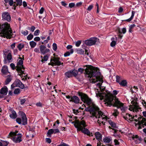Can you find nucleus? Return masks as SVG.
I'll return each mask as SVG.
<instances>
[{
	"label": "nucleus",
	"mask_w": 146,
	"mask_h": 146,
	"mask_svg": "<svg viewBox=\"0 0 146 146\" xmlns=\"http://www.w3.org/2000/svg\"><path fill=\"white\" fill-rule=\"evenodd\" d=\"M34 40L35 41H38L40 40V38L39 37H36L34 38Z\"/></svg>",
	"instance_id": "680f3d73"
},
{
	"label": "nucleus",
	"mask_w": 146,
	"mask_h": 146,
	"mask_svg": "<svg viewBox=\"0 0 146 146\" xmlns=\"http://www.w3.org/2000/svg\"><path fill=\"white\" fill-rule=\"evenodd\" d=\"M21 33L25 36L27 35L28 34V31L27 30L25 31H21Z\"/></svg>",
	"instance_id": "de8ad7c7"
},
{
	"label": "nucleus",
	"mask_w": 146,
	"mask_h": 146,
	"mask_svg": "<svg viewBox=\"0 0 146 146\" xmlns=\"http://www.w3.org/2000/svg\"><path fill=\"white\" fill-rule=\"evenodd\" d=\"M99 69L98 67L92 66V83H95L98 82L96 85L97 87L100 89V92L98 91V89H97V93L96 92V96L97 97H99V96L97 95L98 93H106V91L107 90H105L106 87L102 86V83L103 81L101 78V73L99 72Z\"/></svg>",
	"instance_id": "f03ea898"
},
{
	"label": "nucleus",
	"mask_w": 146,
	"mask_h": 146,
	"mask_svg": "<svg viewBox=\"0 0 146 146\" xmlns=\"http://www.w3.org/2000/svg\"><path fill=\"white\" fill-rule=\"evenodd\" d=\"M42 58L41 62L43 63L45 61L47 60L48 58V56L47 55H45L43 58L42 56H41Z\"/></svg>",
	"instance_id": "c85d7f7f"
},
{
	"label": "nucleus",
	"mask_w": 146,
	"mask_h": 146,
	"mask_svg": "<svg viewBox=\"0 0 146 146\" xmlns=\"http://www.w3.org/2000/svg\"><path fill=\"white\" fill-rule=\"evenodd\" d=\"M9 116L11 118L15 119L17 117V115L14 110H11L9 113Z\"/></svg>",
	"instance_id": "aec40b11"
},
{
	"label": "nucleus",
	"mask_w": 146,
	"mask_h": 146,
	"mask_svg": "<svg viewBox=\"0 0 146 146\" xmlns=\"http://www.w3.org/2000/svg\"><path fill=\"white\" fill-rule=\"evenodd\" d=\"M12 58V57L11 54L10 53H9L7 56V60L11 62V60Z\"/></svg>",
	"instance_id": "a19ab883"
},
{
	"label": "nucleus",
	"mask_w": 146,
	"mask_h": 146,
	"mask_svg": "<svg viewBox=\"0 0 146 146\" xmlns=\"http://www.w3.org/2000/svg\"><path fill=\"white\" fill-rule=\"evenodd\" d=\"M95 136L96 139L98 140V142L97 143V146H101V145L103 144L102 141V135L99 132H96L95 133Z\"/></svg>",
	"instance_id": "f8f14e48"
},
{
	"label": "nucleus",
	"mask_w": 146,
	"mask_h": 146,
	"mask_svg": "<svg viewBox=\"0 0 146 146\" xmlns=\"http://www.w3.org/2000/svg\"><path fill=\"white\" fill-rule=\"evenodd\" d=\"M114 142L115 143V145H119V143L118 140L116 139H115L114 141Z\"/></svg>",
	"instance_id": "bf43d9fd"
},
{
	"label": "nucleus",
	"mask_w": 146,
	"mask_h": 146,
	"mask_svg": "<svg viewBox=\"0 0 146 146\" xmlns=\"http://www.w3.org/2000/svg\"><path fill=\"white\" fill-rule=\"evenodd\" d=\"M96 8H97V13H98L99 12V5L97 3H96Z\"/></svg>",
	"instance_id": "052dcab7"
},
{
	"label": "nucleus",
	"mask_w": 146,
	"mask_h": 146,
	"mask_svg": "<svg viewBox=\"0 0 146 146\" xmlns=\"http://www.w3.org/2000/svg\"><path fill=\"white\" fill-rule=\"evenodd\" d=\"M74 52V50L73 49H70L69 51L66 52L64 53V56H69L70 54L73 53Z\"/></svg>",
	"instance_id": "cd10ccee"
},
{
	"label": "nucleus",
	"mask_w": 146,
	"mask_h": 146,
	"mask_svg": "<svg viewBox=\"0 0 146 146\" xmlns=\"http://www.w3.org/2000/svg\"><path fill=\"white\" fill-rule=\"evenodd\" d=\"M20 89L19 88H17L15 89L14 91V93L15 94H18L20 93Z\"/></svg>",
	"instance_id": "864d4df0"
},
{
	"label": "nucleus",
	"mask_w": 146,
	"mask_h": 146,
	"mask_svg": "<svg viewBox=\"0 0 146 146\" xmlns=\"http://www.w3.org/2000/svg\"><path fill=\"white\" fill-rule=\"evenodd\" d=\"M111 139L108 137H106L103 139L102 142L109 143L111 141Z\"/></svg>",
	"instance_id": "72a5a7b5"
},
{
	"label": "nucleus",
	"mask_w": 146,
	"mask_h": 146,
	"mask_svg": "<svg viewBox=\"0 0 146 146\" xmlns=\"http://www.w3.org/2000/svg\"><path fill=\"white\" fill-rule=\"evenodd\" d=\"M127 81L125 80H122L121 82L119 83V85L122 87H127Z\"/></svg>",
	"instance_id": "5701e85b"
},
{
	"label": "nucleus",
	"mask_w": 146,
	"mask_h": 146,
	"mask_svg": "<svg viewBox=\"0 0 146 146\" xmlns=\"http://www.w3.org/2000/svg\"><path fill=\"white\" fill-rule=\"evenodd\" d=\"M84 43L87 45L91 46V38H90L89 40H85Z\"/></svg>",
	"instance_id": "7c9ffc66"
},
{
	"label": "nucleus",
	"mask_w": 146,
	"mask_h": 146,
	"mask_svg": "<svg viewBox=\"0 0 146 146\" xmlns=\"http://www.w3.org/2000/svg\"><path fill=\"white\" fill-rule=\"evenodd\" d=\"M53 133L52 129H49L47 133V136L49 137L51 136V135Z\"/></svg>",
	"instance_id": "e433bc0d"
},
{
	"label": "nucleus",
	"mask_w": 146,
	"mask_h": 146,
	"mask_svg": "<svg viewBox=\"0 0 146 146\" xmlns=\"http://www.w3.org/2000/svg\"><path fill=\"white\" fill-rule=\"evenodd\" d=\"M7 76H9V77L6 79L5 81V84L6 85L8 84L11 80V75L10 74V75L9 76L7 75Z\"/></svg>",
	"instance_id": "f704fd0d"
},
{
	"label": "nucleus",
	"mask_w": 146,
	"mask_h": 146,
	"mask_svg": "<svg viewBox=\"0 0 146 146\" xmlns=\"http://www.w3.org/2000/svg\"><path fill=\"white\" fill-rule=\"evenodd\" d=\"M72 76H74L75 77H76L78 74V72L77 70H70Z\"/></svg>",
	"instance_id": "c756f323"
},
{
	"label": "nucleus",
	"mask_w": 146,
	"mask_h": 146,
	"mask_svg": "<svg viewBox=\"0 0 146 146\" xmlns=\"http://www.w3.org/2000/svg\"><path fill=\"white\" fill-rule=\"evenodd\" d=\"M36 105L38 107H42V104L40 102H38L36 104Z\"/></svg>",
	"instance_id": "e2e57ef3"
},
{
	"label": "nucleus",
	"mask_w": 146,
	"mask_h": 146,
	"mask_svg": "<svg viewBox=\"0 0 146 146\" xmlns=\"http://www.w3.org/2000/svg\"><path fill=\"white\" fill-rule=\"evenodd\" d=\"M82 41L81 40H79L76 42L75 45L77 47H79L81 44Z\"/></svg>",
	"instance_id": "8fccbe9b"
},
{
	"label": "nucleus",
	"mask_w": 146,
	"mask_h": 146,
	"mask_svg": "<svg viewBox=\"0 0 146 146\" xmlns=\"http://www.w3.org/2000/svg\"><path fill=\"white\" fill-rule=\"evenodd\" d=\"M23 58L19 57L17 61V65L16 66V70L17 71L18 75L22 78L23 80L27 79V75L24 72L25 68L23 65L24 57L23 55L22 56Z\"/></svg>",
	"instance_id": "20e7f679"
},
{
	"label": "nucleus",
	"mask_w": 146,
	"mask_h": 146,
	"mask_svg": "<svg viewBox=\"0 0 146 146\" xmlns=\"http://www.w3.org/2000/svg\"><path fill=\"white\" fill-rule=\"evenodd\" d=\"M85 66L86 67V68L85 69L86 76L91 78V65H86Z\"/></svg>",
	"instance_id": "ddd939ff"
},
{
	"label": "nucleus",
	"mask_w": 146,
	"mask_h": 146,
	"mask_svg": "<svg viewBox=\"0 0 146 146\" xmlns=\"http://www.w3.org/2000/svg\"><path fill=\"white\" fill-rule=\"evenodd\" d=\"M60 58L58 57H53L50 60V62L48 64L49 65H51L52 66H60L61 64L62 65L63 63H61L59 61Z\"/></svg>",
	"instance_id": "9d476101"
},
{
	"label": "nucleus",
	"mask_w": 146,
	"mask_h": 146,
	"mask_svg": "<svg viewBox=\"0 0 146 146\" xmlns=\"http://www.w3.org/2000/svg\"><path fill=\"white\" fill-rule=\"evenodd\" d=\"M8 144V143L7 142L4 141H0V146H7Z\"/></svg>",
	"instance_id": "ea45409f"
},
{
	"label": "nucleus",
	"mask_w": 146,
	"mask_h": 146,
	"mask_svg": "<svg viewBox=\"0 0 146 146\" xmlns=\"http://www.w3.org/2000/svg\"><path fill=\"white\" fill-rule=\"evenodd\" d=\"M0 35L1 36L7 38H10L12 36V31L9 24L6 22L0 24Z\"/></svg>",
	"instance_id": "7ed1b4c3"
},
{
	"label": "nucleus",
	"mask_w": 146,
	"mask_h": 146,
	"mask_svg": "<svg viewBox=\"0 0 146 146\" xmlns=\"http://www.w3.org/2000/svg\"><path fill=\"white\" fill-rule=\"evenodd\" d=\"M70 101L74 102L75 103H78L79 101V98L76 96H73L71 97L70 98Z\"/></svg>",
	"instance_id": "412c9836"
},
{
	"label": "nucleus",
	"mask_w": 146,
	"mask_h": 146,
	"mask_svg": "<svg viewBox=\"0 0 146 146\" xmlns=\"http://www.w3.org/2000/svg\"><path fill=\"white\" fill-rule=\"evenodd\" d=\"M138 138V136L137 135H133V136L132 137V138L133 140H135V139H137Z\"/></svg>",
	"instance_id": "13d9d810"
},
{
	"label": "nucleus",
	"mask_w": 146,
	"mask_h": 146,
	"mask_svg": "<svg viewBox=\"0 0 146 146\" xmlns=\"http://www.w3.org/2000/svg\"><path fill=\"white\" fill-rule=\"evenodd\" d=\"M40 52L42 54H44L50 51V50L43 45H41L40 47Z\"/></svg>",
	"instance_id": "dca6fc26"
},
{
	"label": "nucleus",
	"mask_w": 146,
	"mask_h": 146,
	"mask_svg": "<svg viewBox=\"0 0 146 146\" xmlns=\"http://www.w3.org/2000/svg\"><path fill=\"white\" fill-rule=\"evenodd\" d=\"M109 123L111 127L114 128H116L117 127L116 124L114 122L112 121L111 120L109 121Z\"/></svg>",
	"instance_id": "2f4dec72"
},
{
	"label": "nucleus",
	"mask_w": 146,
	"mask_h": 146,
	"mask_svg": "<svg viewBox=\"0 0 146 146\" xmlns=\"http://www.w3.org/2000/svg\"><path fill=\"white\" fill-rule=\"evenodd\" d=\"M84 69L81 68H78V73H80V74H82L84 71Z\"/></svg>",
	"instance_id": "49530a36"
},
{
	"label": "nucleus",
	"mask_w": 146,
	"mask_h": 146,
	"mask_svg": "<svg viewBox=\"0 0 146 146\" xmlns=\"http://www.w3.org/2000/svg\"><path fill=\"white\" fill-rule=\"evenodd\" d=\"M71 71L70 70L66 72L65 75V76L68 78H70L72 77Z\"/></svg>",
	"instance_id": "a878e982"
},
{
	"label": "nucleus",
	"mask_w": 146,
	"mask_h": 146,
	"mask_svg": "<svg viewBox=\"0 0 146 146\" xmlns=\"http://www.w3.org/2000/svg\"><path fill=\"white\" fill-rule=\"evenodd\" d=\"M116 44V42L114 41H112L110 43V46L111 47L114 46Z\"/></svg>",
	"instance_id": "603ef678"
},
{
	"label": "nucleus",
	"mask_w": 146,
	"mask_h": 146,
	"mask_svg": "<svg viewBox=\"0 0 146 146\" xmlns=\"http://www.w3.org/2000/svg\"><path fill=\"white\" fill-rule=\"evenodd\" d=\"M77 53L80 54H83L84 53V50L81 48H79L77 50Z\"/></svg>",
	"instance_id": "58836bf2"
},
{
	"label": "nucleus",
	"mask_w": 146,
	"mask_h": 146,
	"mask_svg": "<svg viewBox=\"0 0 146 146\" xmlns=\"http://www.w3.org/2000/svg\"><path fill=\"white\" fill-rule=\"evenodd\" d=\"M73 111L74 113L76 115H79L78 113H79V111L78 110H76L75 109H73Z\"/></svg>",
	"instance_id": "4d7b16f0"
},
{
	"label": "nucleus",
	"mask_w": 146,
	"mask_h": 146,
	"mask_svg": "<svg viewBox=\"0 0 146 146\" xmlns=\"http://www.w3.org/2000/svg\"><path fill=\"white\" fill-rule=\"evenodd\" d=\"M73 123H74L75 127L77 128L78 130L81 131L83 133L87 135L90 134V132L88 130L85 128L86 125L85 122L84 120L80 121L78 120H76Z\"/></svg>",
	"instance_id": "423d86ee"
},
{
	"label": "nucleus",
	"mask_w": 146,
	"mask_h": 146,
	"mask_svg": "<svg viewBox=\"0 0 146 146\" xmlns=\"http://www.w3.org/2000/svg\"><path fill=\"white\" fill-rule=\"evenodd\" d=\"M2 17L3 19L8 21H10L11 16L9 13L7 12H4L2 14Z\"/></svg>",
	"instance_id": "f3484780"
},
{
	"label": "nucleus",
	"mask_w": 146,
	"mask_h": 146,
	"mask_svg": "<svg viewBox=\"0 0 146 146\" xmlns=\"http://www.w3.org/2000/svg\"><path fill=\"white\" fill-rule=\"evenodd\" d=\"M100 43L99 40L96 37H92V46L93 45H98Z\"/></svg>",
	"instance_id": "6ab92c4d"
},
{
	"label": "nucleus",
	"mask_w": 146,
	"mask_h": 146,
	"mask_svg": "<svg viewBox=\"0 0 146 146\" xmlns=\"http://www.w3.org/2000/svg\"><path fill=\"white\" fill-rule=\"evenodd\" d=\"M24 45L23 44L20 43L17 46V48L19 50L21 51L22 49L24 47Z\"/></svg>",
	"instance_id": "4c0bfd02"
},
{
	"label": "nucleus",
	"mask_w": 146,
	"mask_h": 146,
	"mask_svg": "<svg viewBox=\"0 0 146 146\" xmlns=\"http://www.w3.org/2000/svg\"><path fill=\"white\" fill-rule=\"evenodd\" d=\"M135 13V12L134 11H132L131 12V17L129 19H128L124 21L128 22L130 21L133 19V17L134 16Z\"/></svg>",
	"instance_id": "bb28decb"
},
{
	"label": "nucleus",
	"mask_w": 146,
	"mask_h": 146,
	"mask_svg": "<svg viewBox=\"0 0 146 146\" xmlns=\"http://www.w3.org/2000/svg\"><path fill=\"white\" fill-rule=\"evenodd\" d=\"M75 5V4L74 3H71L69 4V6L70 8H72L74 7Z\"/></svg>",
	"instance_id": "69168bd1"
},
{
	"label": "nucleus",
	"mask_w": 146,
	"mask_h": 146,
	"mask_svg": "<svg viewBox=\"0 0 146 146\" xmlns=\"http://www.w3.org/2000/svg\"><path fill=\"white\" fill-rule=\"evenodd\" d=\"M78 94L80 96L82 101L88 106V107L85 108V110L89 112L91 114V101L90 99L89 98L86 94L82 92H79Z\"/></svg>",
	"instance_id": "0eeeda50"
},
{
	"label": "nucleus",
	"mask_w": 146,
	"mask_h": 146,
	"mask_svg": "<svg viewBox=\"0 0 146 146\" xmlns=\"http://www.w3.org/2000/svg\"><path fill=\"white\" fill-rule=\"evenodd\" d=\"M9 1H8L9 4L10 6L12 5L13 3H13V0H9Z\"/></svg>",
	"instance_id": "338daca9"
},
{
	"label": "nucleus",
	"mask_w": 146,
	"mask_h": 146,
	"mask_svg": "<svg viewBox=\"0 0 146 146\" xmlns=\"http://www.w3.org/2000/svg\"><path fill=\"white\" fill-rule=\"evenodd\" d=\"M78 94L80 96L82 101L88 106V107L85 108V110L89 112L91 114V101L90 99L89 98L86 94L82 92H79Z\"/></svg>",
	"instance_id": "6e6552de"
},
{
	"label": "nucleus",
	"mask_w": 146,
	"mask_h": 146,
	"mask_svg": "<svg viewBox=\"0 0 146 146\" xmlns=\"http://www.w3.org/2000/svg\"><path fill=\"white\" fill-rule=\"evenodd\" d=\"M58 146H69V145L64 143H62Z\"/></svg>",
	"instance_id": "774afa93"
},
{
	"label": "nucleus",
	"mask_w": 146,
	"mask_h": 146,
	"mask_svg": "<svg viewBox=\"0 0 146 146\" xmlns=\"http://www.w3.org/2000/svg\"><path fill=\"white\" fill-rule=\"evenodd\" d=\"M16 2H14V6L15 7H14V9H15V7H16L17 5H19L20 6L22 5V0H15Z\"/></svg>",
	"instance_id": "393cba45"
},
{
	"label": "nucleus",
	"mask_w": 146,
	"mask_h": 146,
	"mask_svg": "<svg viewBox=\"0 0 146 146\" xmlns=\"http://www.w3.org/2000/svg\"><path fill=\"white\" fill-rule=\"evenodd\" d=\"M118 36L119 38H121L123 36V35L122 34V32L121 31L120 29H119L118 31Z\"/></svg>",
	"instance_id": "a18cd8bd"
},
{
	"label": "nucleus",
	"mask_w": 146,
	"mask_h": 146,
	"mask_svg": "<svg viewBox=\"0 0 146 146\" xmlns=\"http://www.w3.org/2000/svg\"><path fill=\"white\" fill-rule=\"evenodd\" d=\"M16 121L19 124H21L22 123V120L20 118H17L16 119Z\"/></svg>",
	"instance_id": "09e8293b"
},
{
	"label": "nucleus",
	"mask_w": 146,
	"mask_h": 146,
	"mask_svg": "<svg viewBox=\"0 0 146 146\" xmlns=\"http://www.w3.org/2000/svg\"><path fill=\"white\" fill-rule=\"evenodd\" d=\"M146 121V119L145 117H142V120L138 121L139 125V129H141V126L143 125V123Z\"/></svg>",
	"instance_id": "b1692460"
},
{
	"label": "nucleus",
	"mask_w": 146,
	"mask_h": 146,
	"mask_svg": "<svg viewBox=\"0 0 146 146\" xmlns=\"http://www.w3.org/2000/svg\"><path fill=\"white\" fill-rule=\"evenodd\" d=\"M1 72L3 76L5 77H7V75L8 76L10 75V73L8 71L7 66H4L2 67Z\"/></svg>",
	"instance_id": "2eb2a0df"
},
{
	"label": "nucleus",
	"mask_w": 146,
	"mask_h": 146,
	"mask_svg": "<svg viewBox=\"0 0 146 146\" xmlns=\"http://www.w3.org/2000/svg\"><path fill=\"white\" fill-rule=\"evenodd\" d=\"M29 44L31 48H32L35 47L36 44V43L33 41L30 42Z\"/></svg>",
	"instance_id": "c9c22d12"
},
{
	"label": "nucleus",
	"mask_w": 146,
	"mask_h": 146,
	"mask_svg": "<svg viewBox=\"0 0 146 146\" xmlns=\"http://www.w3.org/2000/svg\"><path fill=\"white\" fill-rule=\"evenodd\" d=\"M105 92L106 93H98L97 95L100 98L101 100H104V102H106L105 104H107V106H111L113 105L114 107H116L118 108H121L122 113H125L126 108L123 106V104L119 101L116 96L113 97L108 90Z\"/></svg>",
	"instance_id": "f257e3e1"
},
{
	"label": "nucleus",
	"mask_w": 146,
	"mask_h": 146,
	"mask_svg": "<svg viewBox=\"0 0 146 146\" xmlns=\"http://www.w3.org/2000/svg\"><path fill=\"white\" fill-rule=\"evenodd\" d=\"M10 66L13 70H14L15 68V66L14 64L11 63L10 65Z\"/></svg>",
	"instance_id": "0e129e2a"
},
{
	"label": "nucleus",
	"mask_w": 146,
	"mask_h": 146,
	"mask_svg": "<svg viewBox=\"0 0 146 146\" xmlns=\"http://www.w3.org/2000/svg\"><path fill=\"white\" fill-rule=\"evenodd\" d=\"M53 49L54 50L56 51L57 48L56 44L55 43H54L53 44Z\"/></svg>",
	"instance_id": "5fc2aeb1"
},
{
	"label": "nucleus",
	"mask_w": 146,
	"mask_h": 146,
	"mask_svg": "<svg viewBox=\"0 0 146 146\" xmlns=\"http://www.w3.org/2000/svg\"><path fill=\"white\" fill-rule=\"evenodd\" d=\"M8 89L6 86H5L2 88L0 90V92L6 95L8 92Z\"/></svg>",
	"instance_id": "4be33fe9"
},
{
	"label": "nucleus",
	"mask_w": 146,
	"mask_h": 146,
	"mask_svg": "<svg viewBox=\"0 0 146 146\" xmlns=\"http://www.w3.org/2000/svg\"><path fill=\"white\" fill-rule=\"evenodd\" d=\"M15 87H19L21 89H23L25 87L24 84L19 79H16L11 85V88H12Z\"/></svg>",
	"instance_id": "9b49d317"
},
{
	"label": "nucleus",
	"mask_w": 146,
	"mask_h": 146,
	"mask_svg": "<svg viewBox=\"0 0 146 146\" xmlns=\"http://www.w3.org/2000/svg\"><path fill=\"white\" fill-rule=\"evenodd\" d=\"M114 112L113 113L112 115L116 117L117 116L119 113L117 110H114Z\"/></svg>",
	"instance_id": "c03bdc74"
},
{
	"label": "nucleus",
	"mask_w": 146,
	"mask_h": 146,
	"mask_svg": "<svg viewBox=\"0 0 146 146\" xmlns=\"http://www.w3.org/2000/svg\"><path fill=\"white\" fill-rule=\"evenodd\" d=\"M20 117L22 119V124L25 125L27 124V119L25 113L23 112H20L19 113Z\"/></svg>",
	"instance_id": "4468645a"
},
{
	"label": "nucleus",
	"mask_w": 146,
	"mask_h": 146,
	"mask_svg": "<svg viewBox=\"0 0 146 146\" xmlns=\"http://www.w3.org/2000/svg\"><path fill=\"white\" fill-rule=\"evenodd\" d=\"M102 117V120H107L108 117L104 114V113L100 110L99 108L94 102H92V118L95 117L96 118Z\"/></svg>",
	"instance_id": "39448f33"
},
{
	"label": "nucleus",
	"mask_w": 146,
	"mask_h": 146,
	"mask_svg": "<svg viewBox=\"0 0 146 146\" xmlns=\"http://www.w3.org/2000/svg\"><path fill=\"white\" fill-rule=\"evenodd\" d=\"M40 32L39 30L37 29L35 31L34 35L35 36H38L39 35Z\"/></svg>",
	"instance_id": "3c124183"
},
{
	"label": "nucleus",
	"mask_w": 146,
	"mask_h": 146,
	"mask_svg": "<svg viewBox=\"0 0 146 146\" xmlns=\"http://www.w3.org/2000/svg\"><path fill=\"white\" fill-rule=\"evenodd\" d=\"M10 135L11 136V139L15 143H20L22 141V135L18 133L17 131L15 132H11Z\"/></svg>",
	"instance_id": "1a4fd4ad"
},
{
	"label": "nucleus",
	"mask_w": 146,
	"mask_h": 146,
	"mask_svg": "<svg viewBox=\"0 0 146 146\" xmlns=\"http://www.w3.org/2000/svg\"><path fill=\"white\" fill-rule=\"evenodd\" d=\"M115 77L116 82L119 84L121 82V81L122 80L121 77L117 75Z\"/></svg>",
	"instance_id": "473e14b6"
},
{
	"label": "nucleus",
	"mask_w": 146,
	"mask_h": 146,
	"mask_svg": "<svg viewBox=\"0 0 146 146\" xmlns=\"http://www.w3.org/2000/svg\"><path fill=\"white\" fill-rule=\"evenodd\" d=\"M33 37V35L32 34H30L27 36V39L28 40H31Z\"/></svg>",
	"instance_id": "37998d69"
},
{
	"label": "nucleus",
	"mask_w": 146,
	"mask_h": 146,
	"mask_svg": "<svg viewBox=\"0 0 146 146\" xmlns=\"http://www.w3.org/2000/svg\"><path fill=\"white\" fill-rule=\"evenodd\" d=\"M133 99L134 100H132L131 102V104H132L134 106V108L135 109L136 111H139V110L141 109V108L138 105V103L134 101V99L133 98H132V99L133 100Z\"/></svg>",
	"instance_id": "a211bd4d"
},
{
	"label": "nucleus",
	"mask_w": 146,
	"mask_h": 146,
	"mask_svg": "<svg viewBox=\"0 0 146 146\" xmlns=\"http://www.w3.org/2000/svg\"><path fill=\"white\" fill-rule=\"evenodd\" d=\"M27 99L25 98H23L20 99V102L21 105H23L26 102Z\"/></svg>",
	"instance_id": "79ce46f5"
},
{
	"label": "nucleus",
	"mask_w": 146,
	"mask_h": 146,
	"mask_svg": "<svg viewBox=\"0 0 146 146\" xmlns=\"http://www.w3.org/2000/svg\"><path fill=\"white\" fill-rule=\"evenodd\" d=\"M52 131L53 133L55 134L59 132V130L58 129H52Z\"/></svg>",
	"instance_id": "6e6d98bb"
}]
</instances>
